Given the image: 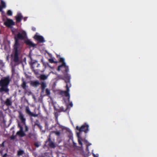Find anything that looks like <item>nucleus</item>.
Here are the masks:
<instances>
[{
    "label": "nucleus",
    "mask_w": 157,
    "mask_h": 157,
    "mask_svg": "<svg viewBox=\"0 0 157 157\" xmlns=\"http://www.w3.org/2000/svg\"><path fill=\"white\" fill-rule=\"evenodd\" d=\"M4 24L8 27L12 28V26L15 25V23L12 20L7 19L4 22Z\"/></svg>",
    "instance_id": "9"
},
{
    "label": "nucleus",
    "mask_w": 157,
    "mask_h": 157,
    "mask_svg": "<svg viewBox=\"0 0 157 157\" xmlns=\"http://www.w3.org/2000/svg\"><path fill=\"white\" fill-rule=\"evenodd\" d=\"M89 125L86 123H84L81 127L78 126L76 127V129L80 132L83 131L85 133H87L88 131Z\"/></svg>",
    "instance_id": "8"
},
{
    "label": "nucleus",
    "mask_w": 157,
    "mask_h": 157,
    "mask_svg": "<svg viewBox=\"0 0 157 157\" xmlns=\"http://www.w3.org/2000/svg\"><path fill=\"white\" fill-rule=\"evenodd\" d=\"M1 6L3 8L6 7V4L5 2L3 0H1Z\"/></svg>",
    "instance_id": "21"
},
{
    "label": "nucleus",
    "mask_w": 157,
    "mask_h": 157,
    "mask_svg": "<svg viewBox=\"0 0 157 157\" xmlns=\"http://www.w3.org/2000/svg\"><path fill=\"white\" fill-rule=\"evenodd\" d=\"M30 94L31 93V92H30Z\"/></svg>",
    "instance_id": "45"
},
{
    "label": "nucleus",
    "mask_w": 157,
    "mask_h": 157,
    "mask_svg": "<svg viewBox=\"0 0 157 157\" xmlns=\"http://www.w3.org/2000/svg\"><path fill=\"white\" fill-rule=\"evenodd\" d=\"M56 120V123L55 124V125L56 126L57 124V125H60V124H59V123L58 121V119H57V120Z\"/></svg>",
    "instance_id": "35"
},
{
    "label": "nucleus",
    "mask_w": 157,
    "mask_h": 157,
    "mask_svg": "<svg viewBox=\"0 0 157 157\" xmlns=\"http://www.w3.org/2000/svg\"><path fill=\"white\" fill-rule=\"evenodd\" d=\"M7 14L9 16H11L12 15V12L10 10H9L7 11Z\"/></svg>",
    "instance_id": "31"
},
{
    "label": "nucleus",
    "mask_w": 157,
    "mask_h": 157,
    "mask_svg": "<svg viewBox=\"0 0 157 157\" xmlns=\"http://www.w3.org/2000/svg\"><path fill=\"white\" fill-rule=\"evenodd\" d=\"M31 69L33 71L36 75H37L39 74V69H38L40 66L38 62L36 61L32 62L31 61Z\"/></svg>",
    "instance_id": "6"
},
{
    "label": "nucleus",
    "mask_w": 157,
    "mask_h": 157,
    "mask_svg": "<svg viewBox=\"0 0 157 157\" xmlns=\"http://www.w3.org/2000/svg\"><path fill=\"white\" fill-rule=\"evenodd\" d=\"M40 84L39 82L37 80L30 81V85L34 87H37Z\"/></svg>",
    "instance_id": "13"
},
{
    "label": "nucleus",
    "mask_w": 157,
    "mask_h": 157,
    "mask_svg": "<svg viewBox=\"0 0 157 157\" xmlns=\"http://www.w3.org/2000/svg\"><path fill=\"white\" fill-rule=\"evenodd\" d=\"M10 139L12 140H14L15 138V136H12L10 137Z\"/></svg>",
    "instance_id": "37"
},
{
    "label": "nucleus",
    "mask_w": 157,
    "mask_h": 157,
    "mask_svg": "<svg viewBox=\"0 0 157 157\" xmlns=\"http://www.w3.org/2000/svg\"><path fill=\"white\" fill-rule=\"evenodd\" d=\"M86 142L87 143V144H86V150L87 151H89V146L91 145V144L88 142L86 140Z\"/></svg>",
    "instance_id": "24"
},
{
    "label": "nucleus",
    "mask_w": 157,
    "mask_h": 157,
    "mask_svg": "<svg viewBox=\"0 0 157 157\" xmlns=\"http://www.w3.org/2000/svg\"><path fill=\"white\" fill-rule=\"evenodd\" d=\"M45 92L46 94L47 95H49L50 94V90L48 89H46Z\"/></svg>",
    "instance_id": "29"
},
{
    "label": "nucleus",
    "mask_w": 157,
    "mask_h": 157,
    "mask_svg": "<svg viewBox=\"0 0 157 157\" xmlns=\"http://www.w3.org/2000/svg\"><path fill=\"white\" fill-rule=\"evenodd\" d=\"M2 8H3L1 6H0V11H2Z\"/></svg>",
    "instance_id": "40"
},
{
    "label": "nucleus",
    "mask_w": 157,
    "mask_h": 157,
    "mask_svg": "<svg viewBox=\"0 0 157 157\" xmlns=\"http://www.w3.org/2000/svg\"><path fill=\"white\" fill-rule=\"evenodd\" d=\"M40 78L41 79L44 80L47 78V76L44 75H40Z\"/></svg>",
    "instance_id": "20"
},
{
    "label": "nucleus",
    "mask_w": 157,
    "mask_h": 157,
    "mask_svg": "<svg viewBox=\"0 0 157 157\" xmlns=\"http://www.w3.org/2000/svg\"><path fill=\"white\" fill-rule=\"evenodd\" d=\"M52 132L55 133L57 136H59L60 135V132L59 131H53Z\"/></svg>",
    "instance_id": "26"
},
{
    "label": "nucleus",
    "mask_w": 157,
    "mask_h": 157,
    "mask_svg": "<svg viewBox=\"0 0 157 157\" xmlns=\"http://www.w3.org/2000/svg\"><path fill=\"white\" fill-rule=\"evenodd\" d=\"M36 45V44H33L32 42L30 41V47H35Z\"/></svg>",
    "instance_id": "27"
},
{
    "label": "nucleus",
    "mask_w": 157,
    "mask_h": 157,
    "mask_svg": "<svg viewBox=\"0 0 157 157\" xmlns=\"http://www.w3.org/2000/svg\"><path fill=\"white\" fill-rule=\"evenodd\" d=\"M64 75V77L66 79L65 80V82L66 83V89L69 90V88L71 86V84L70 82V76L69 74L67 73H63Z\"/></svg>",
    "instance_id": "7"
},
{
    "label": "nucleus",
    "mask_w": 157,
    "mask_h": 157,
    "mask_svg": "<svg viewBox=\"0 0 157 157\" xmlns=\"http://www.w3.org/2000/svg\"><path fill=\"white\" fill-rule=\"evenodd\" d=\"M7 154L6 153H5L3 155V157H6V156H7Z\"/></svg>",
    "instance_id": "41"
},
{
    "label": "nucleus",
    "mask_w": 157,
    "mask_h": 157,
    "mask_svg": "<svg viewBox=\"0 0 157 157\" xmlns=\"http://www.w3.org/2000/svg\"><path fill=\"white\" fill-rule=\"evenodd\" d=\"M57 78L59 79H64V77L62 76L61 75H58L57 76Z\"/></svg>",
    "instance_id": "28"
},
{
    "label": "nucleus",
    "mask_w": 157,
    "mask_h": 157,
    "mask_svg": "<svg viewBox=\"0 0 157 157\" xmlns=\"http://www.w3.org/2000/svg\"><path fill=\"white\" fill-rule=\"evenodd\" d=\"M69 90L66 89V90L63 91V93L64 94L65 96L66 97H68V101H69L70 98V94H69Z\"/></svg>",
    "instance_id": "16"
},
{
    "label": "nucleus",
    "mask_w": 157,
    "mask_h": 157,
    "mask_svg": "<svg viewBox=\"0 0 157 157\" xmlns=\"http://www.w3.org/2000/svg\"><path fill=\"white\" fill-rule=\"evenodd\" d=\"M79 134L80 133H78L77 134V136L78 138V141L79 144L81 146H82V139L81 137H80Z\"/></svg>",
    "instance_id": "18"
},
{
    "label": "nucleus",
    "mask_w": 157,
    "mask_h": 157,
    "mask_svg": "<svg viewBox=\"0 0 157 157\" xmlns=\"http://www.w3.org/2000/svg\"><path fill=\"white\" fill-rule=\"evenodd\" d=\"M10 80L9 77H6L2 78L0 80V93H2L3 92L7 93L9 90L8 88V86L9 84Z\"/></svg>",
    "instance_id": "1"
},
{
    "label": "nucleus",
    "mask_w": 157,
    "mask_h": 157,
    "mask_svg": "<svg viewBox=\"0 0 157 157\" xmlns=\"http://www.w3.org/2000/svg\"><path fill=\"white\" fill-rule=\"evenodd\" d=\"M4 104L7 106L11 105L12 104L11 98H7L5 101Z\"/></svg>",
    "instance_id": "14"
},
{
    "label": "nucleus",
    "mask_w": 157,
    "mask_h": 157,
    "mask_svg": "<svg viewBox=\"0 0 157 157\" xmlns=\"http://www.w3.org/2000/svg\"><path fill=\"white\" fill-rule=\"evenodd\" d=\"M59 61L60 62H62V63L58 67L57 70L59 71L62 68L63 73H68L69 71L68 67L66 65L64 59L63 58L60 57Z\"/></svg>",
    "instance_id": "4"
},
{
    "label": "nucleus",
    "mask_w": 157,
    "mask_h": 157,
    "mask_svg": "<svg viewBox=\"0 0 157 157\" xmlns=\"http://www.w3.org/2000/svg\"><path fill=\"white\" fill-rule=\"evenodd\" d=\"M4 142H3L2 143V146H4Z\"/></svg>",
    "instance_id": "43"
},
{
    "label": "nucleus",
    "mask_w": 157,
    "mask_h": 157,
    "mask_svg": "<svg viewBox=\"0 0 157 157\" xmlns=\"http://www.w3.org/2000/svg\"><path fill=\"white\" fill-rule=\"evenodd\" d=\"M18 125L20 128V130L17 132V135L21 137L23 136H24L25 134L23 131V128L19 123L18 124Z\"/></svg>",
    "instance_id": "12"
},
{
    "label": "nucleus",
    "mask_w": 157,
    "mask_h": 157,
    "mask_svg": "<svg viewBox=\"0 0 157 157\" xmlns=\"http://www.w3.org/2000/svg\"><path fill=\"white\" fill-rule=\"evenodd\" d=\"M55 116L56 118L55 120H57L58 119V114L57 113H55Z\"/></svg>",
    "instance_id": "32"
},
{
    "label": "nucleus",
    "mask_w": 157,
    "mask_h": 157,
    "mask_svg": "<svg viewBox=\"0 0 157 157\" xmlns=\"http://www.w3.org/2000/svg\"><path fill=\"white\" fill-rule=\"evenodd\" d=\"M30 139H33V138L34 140H36V135L35 134H32L30 133Z\"/></svg>",
    "instance_id": "22"
},
{
    "label": "nucleus",
    "mask_w": 157,
    "mask_h": 157,
    "mask_svg": "<svg viewBox=\"0 0 157 157\" xmlns=\"http://www.w3.org/2000/svg\"><path fill=\"white\" fill-rule=\"evenodd\" d=\"M22 18V16L19 13L17 14V15L16 16V19L17 21V22H19L21 21Z\"/></svg>",
    "instance_id": "17"
},
{
    "label": "nucleus",
    "mask_w": 157,
    "mask_h": 157,
    "mask_svg": "<svg viewBox=\"0 0 157 157\" xmlns=\"http://www.w3.org/2000/svg\"><path fill=\"white\" fill-rule=\"evenodd\" d=\"M41 87L42 92H44V90L45 89L46 86V84L44 82H41Z\"/></svg>",
    "instance_id": "19"
},
{
    "label": "nucleus",
    "mask_w": 157,
    "mask_h": 157,
    "mask_svg": "<svg viewBox=\"0 0 157 157\" xmlns=\"http://www.w3.org/2000/svg\"><path fill=\"white\" fill-rule=\"evenodd\" d=\"M14 61L16 62L18 61V51L21 48L20 45L18 42L17 40H16V43L14 46Z\"/></svg>",
    "instance_id": "5"
},
{
    "label": "nucleus",
    "mask_w": 157,
    "mask_h": 157,
    "mask_svg": "<svg viewBox=\"0 0 157 157\" xmlns=\"http://www.w3.org/2000/svg\"><path fill=\"white\" fill-rule=\"evenodd\" d=\"M22 87L23 89H26L27 88V86L26 85V83L24 81L23 82L22 84Z\"/></svg>",
    "instance_id": "25"
},
{
    "label": "nucleus",
    "mask_w": 157,
    "mask_h": 157,
    "mask_svg": "<svg viewBox=\"0 0 157 157\" xmlns=\"http://www.w3.org/2000/svg\"><path fill=\"white\" fill-rule=\"evenodd\" d=\"M15 43L16 40H17L18 43L19 44L18 41V39H23L25 40V43L28 45H29V40L27 39V36L25 32L23 31H21L19 32L15 36Z\"/></svg>",
    "instance_id": "3"
},
{
    "label": "nucleus",
    "mask_w": 157,
    "mask_h": 157,
    "mask_svg": "<svg viewBox=\"0 0 157 157\" xmlns=\"http://www.w3.org/2000/svg\"><path fill=\"white\" fill-rule=\"evenodd\" d=\"M68 101L69 103V105H68V107H69V106H70V107H72L73 106V105L72 102H70V100Z\"/></svg>",
    "instance_id": "33"
},
{
    "label": "nucleus",
    "mask_w": 157,
    "mask_h": 157,
    "mask_svg": "<svg viewBox=\"0 0 157 157\" xmlns=\"http://www.w3.org/2000/svg\"><path fill=\"white\" fill-rule=\"evenodd\" d=\"M11 29L13 33H14L15 32L16 30V29L13 28L12 27V28H11Z\"/></svg>",
    "instance_id": "36"
},
{
    "label": "nucleus",
    "mask_w": 157,
    "mask_h": 157,
    "mask_svg": "<svg viewBox=\"0 0 157 157\" xmlns=\"http://www.w3.org/2000/svg\"><path fill=\"white\" fill-rule=\"evenodd\" d=\"M30 119L32 124L34 126L33 128L36 125H37L41 130H42V127L40 125L38 121V114L30 111Z\"/></svg>",
    "instance_id": "2"
},
{
    "label": "nucleus",
    "mask_w": 157,
    "mask_h": 157,
    "mask_svg": "<svg viewBox=\"0 0 157 157\" xmlns=\"http://www.w3.org/2000/svg\"><path fill=\"white\" fill-rule=\"evenodd\" d=\"M24 153V151L22 150H20L18 151L17 155L18 156L22 155Z\"/></svg>",
    "instance_id": "23"
},
{
    "label": "nucleus",
    "mask_w": 157,
    "mask_h": 157,
    "mask_svg": "<svg viewBox=\"0 0 157 157\" xmlns=\"http://www.w3.org/2000/svg\"><path fill=\"white\" fill-rule=\"evenodd\" d=\"M49 61L51 63H53L54 62V60L53 59H50Z\"/></svg>",
    "instance_id": "38"
},
{
    "label": "nucleus",
    "mask_w": 157,
    "mask_h": 157,
    "mask_svg": "<svg viewBox=\"0 0 157 157\" xmlns=\"http://www.w3.org/2000/svg\"><path fill=\"white\" fill-rule=\"evenodd\" d=\"M32 30L33 31H35L36 30V28L35 27H33L32 28Z\"/></svg>",
    "instance_id": "39"
},
{
    "label": "nucleus",
    "mask_w": 157,
    "mask_h": 157,
    "mask_svg": "<svg viewBox=\"0 0 157 157\" xmlns=\"http://www.w3.org/2000/svg\"><path fill=\"white\" fill-rule=\"evenodd\" d=\"M34 145L35 147H39L40 145L39 143L37 142H35L34 144Z\"/></svg>",
    "instance_id": "30"
},
{
    "label": "nucleus",
    "mask_w": 157,
    "mask_h": 157,
    "mask_svg": "<svg viewBox=\"0 0 157 157\" xmlns=\"http://www.w3.org/2000/svg\"><path fill=\"white\" fill-rule=\"evenodd\" d=\"M34 38L39 43H44L45 42L44 37L41 36L36 34L34 36Z\"/></svg>",
    "instance_id": "10"
},
{
    "label": "nucleus",
    "mask_w": 157,
    "mask_h": 157,
    "mask_svg": "<svg viewBox=\"0 0 157 157\" xmlns=\"http://www.w3.org/2000/svg\"><path fill=\"white\" fill-rule=\"evenodd\" d=\"M93 154V155L94 157H98V156H96L94 154V153H92Z\"/></svg>",
    "instance_id": "42"
},
{
    "label": "nucleus",
    "mask_w": 157,
    "mask_h": 157,
    "mask_svg": "<svg viewBox=\"0 0 157 157\" xmlns=\"http://www.w3.org/2000/svg\"><path fill=\"white\" fill-rule=\"evenodd\" d=\"M30 59H31V57H30Z\"/></svg>",
    "instance_id": "44"
},
{
    "label": "nucleus",
    "mask_w": 157,
    "mask_h": 157,
    "mask_svg": "<svg viewBox=\"0 0 157 157\" xmlns=\"http://www.w3.org/2000/svg\"><path fill=\"white\" fill-rule=\"evenodd\" d=\"M26 112L28 113H29V107L28 106V107H26Z\"/></svg>",
    "instance_id": "34"
},
{
    "label": "nucleus",
    "mask_w": 157,
    "mask_h": 157,
    "mask_svg": "<svg viewBox=\"0 0 157 157\" xmlns=\"http://www.w3.org/2000/svg\"><path fill=\"white\" fill-rule=\"evenodd\" d=\"M48 142H49L48 145L50 147L55 148L56 147L54 143L51 140L50 136L48 137V140L45 142L46 143Z\"/></svg>",
    "instance_id": "11"
},
{
    "label": "nucleus",
    "mask_w": 157,
    "mask_h": 157,
    "mask_svg": "<svg viewBox=\"0 0 157 157\" xmlns=\"http://www.w3.org/2000/svg\"><path fill=\"white\" fill-rule=\"evenodd\" d=\"M19 117L22 123L24 124L25 119L24 118L23 115L21 112L19 113Z\"/></svg>",
    "instance_id": "15"
}]
</instances>
